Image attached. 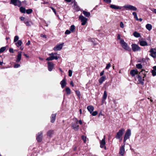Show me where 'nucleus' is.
I'll list each match as a JSON object with an SVG mask.
<instances>
[{"instance_id":"1","label":"nucleus","mask_w":156,"mask_h":156,"mask_svg":"<svg viewBox=\"0 0 156 156\" xmlns=\"http://www.w3.org/2000/svg\"><path fill=\"white\" fill-rule=\"evenodd\" d=\"M57 54V53H50L48 55L50 56L48 58L46 59V60L47 61H51L54 59L57 60L58 58V57L57 56L55 55Z\"/></svg>"},{"instance_id":"2","label":"nucleus","mask_w":156,"mask_h":156,"mask_svg":"<svg viewBox=\"0 0 156 156\" xmlns=\"http://www.w3.org/2000/svg\"><path fill=\"white\" fill-rule=\"evenodd\" d=\"M120 42L122 47L124 49L128 51L131 50V48L128 47L127 44L124 42L123 40H121Z\"/></svg>"},{"instance_id":"3","label":"nucleus","mask_w":156,"mask_h":156,"mask_svg":"<svg viewBox=\"0 0 156 156\" xmlns=\"http://www.w3.org/2000/svg\"><path fill=\"white\" fill-rule=\"evenodd\" d=\"M124 131L125 129H124L119 130V132L117 133L115 138L117 139H120L122 136Z\"/></svg>"},{"instance_id":"4","label":"nucleus","mask_w":156,"mask_h":156,"mask_svg":"<svg viewBox=\"0 0 156 156\" xmlns=\"http://www.w3.org/2000/svg\"><path fill=\"white\" fill-rule=\"evenodd\" d=\"M131 134V133L130 129H128L125 134L123 142H124V143L126 142V140L129 138V136H130Z\"/></svg>"},{"instance_id":"5","label":"nucleus","mask_w":156,"mask_h":156,"mask_svg":"<svg viewBox=\"0 0 156 156\" xmlns=\"http://www.w3.org/2000/svg\"><path fill=\"white\" fill-rule=\"evenodd\" d=\"M123 7L126 10H129L132 11H136L137 9L135 7L131 5H124Z\"/></svg>"},{"instance_id":"6","label":"nucleus","mask_w":156,"mask_h":156,"mask_svg":"<svg viewBox=\"0 0 156 156\" xmlns=\"http://www.w3.org/2000/svg\"><path fill=\"white\" fill-rule=\"evenodd\" d=\"M132 49L133 51L135 52L140 51V47L137 45L136 44H133L131 45Z\"/></svg>"},{"instance_id":"7","label":"nucleus","mask_w":156,"mask_h":156,"mask_svg":"<svg viewBox=\"0 0 156 156\" xmlns=\"http://www.w3.org/2000/svg\"><path fill=\"white\" fill-rule=\"evenodd\" d=\"M79 19L82 22L81 24L82 25H85L87 23V19L82 15H80L79 17Z\"/></svg>"},{"instance_id":"8","label":"nucleus","mask_w":156,"mask_h":156,"mask_svg":"<svg viewBox=\"0 0 156 156\" xmlns=\"http://www.w3.org/2000/svg\"><path fill=\"white\" fill-rule=\"evenodd\" d=\"M149 52H150V55L155 58H156V49L152 48L151 49Z\"/></svg>"},{"instance_id":"9","label":"nucleus","mask_w":156,"mask_h":156,"mask_svg":"<svg viewBox=\"0 0 156 156\" xmlns=\"http://www.w3.org/2000/svg\"><path fill=\"white\" fill-rule=\"evenodd\" d=\"M42 132H41L37 134L36 136V139L37 141L39 142H40L42 140Z\"/></svg>"},{"instance_id":"10","label":"nucleus","mask_w":156,"mask_h":156,"mask_svg":"<svg viewBox=\"0 0 156 156\" xmlns=\"http://www.w3.org/2000/svg\"><path fill=\"white\" fill-rule=\"evenodd\" d=\"M48 69L49 71H52L54 66V64L52 62H48Z\"/></svg>"},{"instance_id":"11","label":"nucleus","mask_w":156,"mask_h":156,"mask_svg":"<svg viewBox=\"0 0 156 156\" xmlns=\"http://www.w3.org/2000/svg\"><path fill=\"white\" fill-rule=\"evenodd\" d=\"M63 44L64 43H62L60 44H58L54 48L53 50L55 51H59L61 50L62 48Z\"/></svg>"},{"instance_id":"12","label":"nucleus","mask_w":156,"mask_h":156,"mask_svg":"<svg viewBox=\"0 0 156 156\" xmlns=\"http://www.w3.org/2000/svg\"><path fill=\"white\" fill-rule=\"evenodd\" d=\"M78 121L76 120V123L72 124V127L75 131H78L79 129V126L78 125Z\"/></svg>"},{"instance_id":"13","label":"nucleus","mask_w":156,"mask_h":156,"mask_svg":"<svg viewBox=\"0 0 156 156\" xmlns=\"http://www.w3.org/2000/svg\"><path fill=\"white\" fill-rule=\"evenodd\" d=\"M136 77L138 79V80L139 82L142 85H143L144 84V78H143L142 79V76L140 74L137 75L136 76Z\"/></svg>"},{"instance_id":"14","label":"nucleus","mask_w":156,"mask_h":156,"mask_svg":"<svg viewBox=\"0 0 156 156\" xmlns=\"http://www.w3.org/2000/svg\"><path fill=\"white\" fill-rule=\"evenodd\" d=\"M125 144L122 145L120 149L119 153L121 155H123L124 154L125 151Z\"/></svg>"},{"instance_id":"15","label":"nucleus","mask_w":156,"mask_h":156,"mask_svg":"<svg viewBox=\"0 0 156 156\" xmlns=\"http://www.w3.org/2000/svg\"><path fill=\"white\" fill-rule=\"evenodd\" d=\"M138 72L136 69H133L131 70L130 74L133 76H134L135 75L138 73Z\"/></svg>"},{"instance_id":"16","label":"nucleus","mask_w":156,"mask_h":156,"mask_svg":"<svg viewBox=\"0 0 156 156\" xmlns=\"http://www.w3.org/2000/svg\"><path fill=\"white\" fill-rule=\"evenodd\" d=\"M18 40H14V42L15 43L16 45L18 47L20 46L22 44V41Z\"/></svg>"},{"instance_id":"17","label":"nucleus","mask_w":156,"mask_h":156,"mask_svg":"<svg viewBox=\"0 0 156 156\" xmlns=\"http://www.w3.org/2000/svg\"><path fill=\"white\" fill-rule=\"evenodd\" d=\"M56 114H53L51 115V122L53 123L55 122L56 117Z\"/></svg>"},{"instance_id":"18","label":"nucleus","mask_w":156,"mask_h":156,"mask_svg":"<svg viewBox=\"0 0 156 156\" xmlns=\"http://www.w3.org/2000/svg\"><path fill=\"white\" fill-rule=\"evenodd\" d=\"M87 109L90 112V113L91 114L94 110V108L93 106L92 105H89L87 107Z\"/></svg>"},{"instance_id":"19","label":"nucleus","mask_w":156,"mask_h":156,"mask_svg":"<svg viewBox=\"0 0 156 156\" xmlns=\"http://www.w3.org/2000/svg\"><path fill=\"white\" fill-rule=\"evenodd\" d=\"M21 52H19L18 53V55L17 56V58L16 60V62H20L21 59Z\"/></svg>"},{"instance_id":"20","label":"nucleus","mask_w":156,"mask_h":156,"mask_svg":"<svg viewBox=\"0 0 156 156\" xmlns=\"http://www.w3.org/2000/svg\"><path fill=\"white\" fill-rule=\"evenodd\" d=\"M60 84L61 85V87L62 88H63L66 85V79H64L62 80L60 82Z\"/></svg>"},{"instance_id":"21","label":"nucleus","mask_w":156,"mask_h":156,"mask_svg":"<svg viewBox=\"0 0 156 156\" xmlns=\"http://www.w3.org/2000/svg\"><path fill=\"white\" fill-rule=\"evenodd\" d=\"M110 7L112 9H120L122 8L121 7L116 5H110Z\"/></svg>"},{"instance_id":"22","label":"nucleus","mask_w":156,"mask_h":156,"mask_svg":"<svg viewBox=\"0 0 156 156\" xmlns=\"http://www.w3.org/2000/svg\"><path fill=\"white\" fill-rule=\"evenodd\" d=\"M105 144V136L100 142V147L102 148L104 147V145Z\"/></svg>"},{"instance_id":"23","label":"nucleus","mask_w":156,"mask_h":156,"mask_svg":"<svg viewBox=\"0 0 156 156\" xmlns=\"http://www.w3.org/2000/svg\"><path fill=\"white\" fill-rule=\"evenodd\" d=\"M54 133V131L53 130H50L47 132V136L50 137H51Z\"/></svg>"},{"instance_id":"24","label":"nucleus","mask_w":156,"mask_h":156,"mask_svg":"<svg viewBox=\"0 0 156 156\" xmlns=\"http://www.w3.org/2000/svg\"><path fill=\"white\" fill-rule=\"evenodd\" d=\"M107 96V94L106 91H105L102 98V101H104L106 99Z\"/></svg>"},{"instance_id":"25","label":"nucleus","mask_w":156,"mask_h":156,"mask_svg":"<svg viewBox=\"0 0 156 156\" xmlns=\"http://www.w3.org/2000/svg\"><path fill=\"white\" fill-rule=\"evenodd\" d=\"M140 44L141 46H145L147 45V42L144 41H139Z\"/></svg>"},{"instance_id":"26","label":"nucleus","mask_w":156,"mask_h":156,"mask_svg":"<svg viewBox=\"0 0 156 156\" xmlns=\"http://www.w3.org/2000/svg\"><path fill=\"white\" fill-rule=\"evenodd\" d=\"M24 23L26 24V26L28 27L31 26V24H32V23L31 21L25 20Z\"/></svg>"},{"instance_id":"27","label":"nucleus","mask_w":156,"mask_h":156,"mask_svg":"<svg viewBox=\"0 0 156 156\" xmlns=\"http://www.w3.org/2000/svg\"><path fill=\"white\" fill-rule=\"evenodd\" d=\"M83 13L85 16L88 17H89L90 15V12H88L85 11H83Z\"/></svg>"},{"instance_id":"28","label":"nucleus","mask_w":156,"mask_h":156,"mask_svg":"<svg viewBox=\"0 0 156 156\" xmlns=\"http://www.w3.org/2000/svg\"><path fill=\"white\" fill-rule=\"evenodd\" d=\"M147 72H148L147 71H145V70H144L142 69V70L141 71L140 73L139 74H140V75H141V73L143 74L144 76L143 77V78H144L146 76V73H147Z\"/></svg>"},{"instance_id":"29","label":"nucleus","mask_w":156,"mask_h":156,"mask_svg":"<svg viewBox=\"0 0 156 156\" xmlns=\"http://www.w3.org/2000/svg\"><path fill=\"white\" fill-rule=\"evenodd\" d=\"M105 79V76H103L101 77L99 80V82L101 84H102L103 81H104Z\"/></svg>"},{"instance_id":"30","label":"nucleus","mask_w":156,"mask_h":156,"mask_svg":"<svg viewBox=\"0 0 156 156\" xmlns=\"http://www.w3.org/2000/svg\"><path fill=\"white\" fill-rule=\"evenodd\" d=\"M146 29L149 30H150L152 28V26L151 24H147L146 25Z\"/></svg>"},{"instance_id":"31","label":"nucleus","mask_w":156,"mask_h":156,"mask_svg":"<svg viewBox=\"0 0 156 156\" xmlns=\"http://www.w3.org/2000/svg\"><path fill=\"white\" fill-rule=\"evenodd\" d=\"M66 94L69 95L71 94V90L69 87H67L65 89Z\"/></svg>"},{"instance_id":"32","label":"nucleus","mask_w":156,"mask_h":156,"mask_svg":"<svg viewBox=\"0 0 156 156\" xmlns=\"http://www.w3.org/2000/svg\"><path fill=\"white\" fill-rule=\"evenodd\" d=\"M133 35L136 37H138L140 36V34L136 31L134 32L133 33Z\"/></svg>"},{"instance_id":"33","label":"nucleus","mask_w":156,"mask_h":156,"mask_svg":"<svg viewBox=\"0 0 156 156\" xmlns=\"http://www.w3.org/2000/svg\"><path fill=\"white\" fill-rule=\"evenodd\" d=\"M20 11L22 13H25L26 11L25 9L23 7L20 8Z\"/></svg>"},{"instance_id":"34","label":"nucleus","mask_w":156,"mask_h":156,"mask_svg":"<svg viewBox=\"0 0 156 156\" xmlns=\"http://www.w3.org/2000/svg\"><path fill=\"white\" fill-rule=\"evenodd\" d=\"M16 4L15 5V6L17 5L19 7H20L22 5L21 2L19 0H17V2H16Z\"/></svg>"},{"instance_id":"35","label":"nucleus","mask_w":156,"mask_h":156,"mask_svg":"<svg viewBox=\"0 0 156 156\" xmlns=\"http://www.w3.org/2000/svg\"><path fill=\"white\" fill-rule=\"evenodd\" d=\"M75 28V26L74 25H72L71 26L69 30L72 32H73L74 31Z\"/></svg>"},{"instance_id":"36","label":"nucleus","mask_w":156,"mask_h":156,"mask_svg":"<svg viewBox=\"0 0 156 156\" xmlns=\"http://www.w3.org/2000/svg\"><path fill=\"white\" fill-rule=\"evenodd\" d=\"M26 12L27 13V14H30L32 12H33V10L31 9H29L27 10Z\"/></svg>"},{"instance_id":"37","label":"nucleus","mask_w":156,"mask_h":156,"mask_svg":"<svg viewBox=\"0 0 156 156\" xmlns=\"http://www.w3.org/2000/svg\"><path fill=\"white\" fill-rule=\"evenodd\" d=\"M136 67L138 69H141L142 66L141 64H138L136 65Z\"/></svg>"},{"instance_id":"38","label":"nucleus","mask_w":156,"mask_h":156,"mask_svg":"<svg viewBox=\"0 0 156 156\" xmlns=\"http://www.w3.org/2000/svg\"><path fill=\"white\" fill-rule=\"evenodd\" d=\"M6 49V48L5 47H2L0 49V53H2Z\"/></svg>"},{"instance_id":"39","label":"nucleus","mask_w":156,"mask_h":156,"mask_svg":"<svg viewBox=\"0 0 156 156\" xmlns=\"http://www.w3.org/2000/svg\"><path fill=\"white\" fill-rule=\"evenodd\" d=\"M17 2V0H11L10 3H12L14 5H15L16 4V3Z\"/></svg>"},{"instance_id":"40","label":"nucleus","mask_w":156,"mask_h":156,"mask_svg":"<svg viewBox=\"0 0 156 156\" xmlns=\"http://www.w3.org/2000/svg\"><path fill=\"white\" fill-rule=\"evenodd\" d=\"M133 15L134 16V18L136 19H137V16L136 12H133Z\"/></svg>"},{"instance_id":"41","label":"nucleus","mask_w":156,"mask_h":156,"mask_svg":"<svg viewBox=\"0 0 156 156\" xmlns=\"http://www.w3.org/2000/svg\"><path fill=\"white\" fill-rule=\"evenodd\" d=\"M91 114H92V116H95L97 115L98 112L97 111H95L92 112Z\"/></svg>"},{"instance_id":"42","label":"nucleus","mask_w":156,"mask_h":156,"mask_svg":"<svg viewBox=\"0 0 156 156\" xmlns=\"http://www.w3.org/2000/svg\"><path fill=\"white\" fill-rule=\"evenodd\" d=\"M151 73H152V75L153 76H154L156 75V72L155 71L152 70L151 71Z\"/></svg>"},{"instance_id":"43","label":"nucleus","mask_w":156,"mask_h":156,"mask_svg":"<svg viewBox=\"0 0 156 156\" xmlns=\"http://www.w3.org/2000/svg\"><path fill=\"white\" fill-rule=\"evenodd\" d=\"M110 67H111V64L109 63L107 65V66L105 67V69H108L110 68Z\"/></svg>"},{"instance_id":"44","label":"nucleus","mask_w":156,"mask_h":156,"mask_svg":"<svg viewBox=\"0 0 156 156\" xmlns=\"http://www.w3.org/2000/svg\"><path fill=\"white\" fill-rule=\"evenodd\" d=\"M69 76H71L72 74V71L71 70H69Z\"/></svg>"},{"instance_id":"45","label":"nucleus","mask_w":156,"mask_h":156,"mask_svg":"<svg viewBox=\"0 0 156 156\" xmlns=\"http://www.w3.org/2000/svg\"><path fill=\"white\" fill-rule=\"evenodd\" d=\"M82 139L83 140L84 142L85 143L86 142V136H82Z\"/></svg>"},{"instance_id":"46","label":"nucleus","mask_w":156,"mask_h":156,"mask_svg":"<svg viewBox=\"0 0 156 156\" xmlns=\"http://www.w3.org/2000/svg\"><path fill=\"white\" fill-rule=\"evenodd\" d=\"M20 66V65L18 64H15L14 66V67L15 68H17L19 67Z\"/></svg>"},{"instance_id":"47","label":"nucleus","mask_w":156,"mask_h":156,"mask_svg":"<svg viewBox=\"0 0 156 156\" xmlns=\"http://www.w3.org/2000/svg\"><path fill=\"white\" fill-rule=\"evenodd\" d=\"M76 93V94L79 97H80V92L78 90H76L75 91Z\"/></svg>"},{"instance_id":"48","label":"nucleus","mask_w":156,"mask_h":156,"mask_svg":"<svg viewBox=\"0 0 156 156\" xmlns=\"http://www.w3.org/2000/svg\"><path fill=\"white\" fill-rule=\"evenodd\" d=\"M9 51L11 53H13L14 52V50L13 48H10L9 49Z\"/></svg>"},{"instance_id":"49","label":"nucleus","mask_w":156,"mask_h":156,"mask_svg":"<svg viewBox=\"0 0 156 156\" xmlns=\"http://www.w3.org/2000/svg\"><path fill=\"white\" fill-rule=\"evenodd\" d=\"M50 8H51V9L52 10V11H53L54 12L56 15V10H55V9L52 7H50Z\"/></svg>"},{"instance_id":"50","label":"nucleus","mask_w":156,"mask_h":156,"mask_svg":"<svg viewBox=\"0 0 156 156\" xmlns=\"http://www.w3.org/2000/svg\"><path fill=\"white\" fill-rule=\"evenodd\" d=\"M71 31L69 30H67L65 32V34H69L71 33Z\"/></svg>"},{"instance_id":"51","label":"nucleus","mask_w":156,"mask_h":156,"mask_svg":"<svg viewBox=\"0 0 156 156\" xmlns=\"http://www.w3.org/2000/svg\"><path fill=\"white\" fill-rule=\"evenodd\" d=\"M120 27L121 28H123L124 27V24L122 22H121L120 23Z\"/></svg>"},{"instance_id":"52","label":"nucleus","mask_w":156,"mask_h":156,"mask_svg":"<svg viewBox=\"0 0 156 156\" xmlns=\"http://www.w3.org/2000/svg\"><path fill=\"white\" fill-rule=\"evenodd\" d=\"M41 37L43 38H47L45 34H41Z\"/></svg>"},{"instance_id":"53","label":"nucleus","mask_w":156,"mask_h":156,"mask_svg":"<svg viewBox=\"0 0 156 156\" xmlns=\"http://www.w3.org/2000/svg\"><path fill=\"white\" fill-rule=\"evenodd\" d=\"M105 2L108 3H110L111 2V0H103Z\"/></svg>"},{"instance_id":"54","label":"nucleus","mask_w":156,"mask_h":156,"mask_svg":"<svg viewBox=\"0 0 156 156\" xmlns=\"http://www.w3.org/2000/svg\"><path fill=\"white\" fill-rule=\"evenodd\" d=\"M91 42H92V44L93 45H95L96 44V43L95 42V41H91Z\"/></svg>"},{"instance_id":"55","label":"nucleus","mask_w":156,"mask_h":156,"mask_svg":"<svg viewBox=\"0 0 156 156\" xmlns=\"http://www.w3.org/2000/svg\"><path fill=\"white\" fill-rule=\"evenodd\" d=\"M74 6L75 7H76V8H77V9L78 10H79L80 8H79V7H78L76 5V3H74Z\"/></svg>"},{"instance_id":"56","label":"nucleus","mask_w":156,"mask_h":156,"mask_svg":"<svg viewBox=\"0 0 156 156\" xmlns=\"http://www.w3.org/2000/svg\"><path fill=\"white\" fill-rule=\"evenodd\" d=\"M20 19L21 20V21H23L25 19V18L24 17H20Z\"/></svg>"},{"instance_id":"57","label":"nucleus","mask_w":156,"mask_h":156,"mask_svg":"<svg viewBox=\"0 0 156 156\" xmlns=\"http://www.w3.org/2000/svg\"><path fill=\"white\" fill-rule=\"evenodd\" d=\"M104 71H102V72L100 73V76H102L104 74Z\"/></svg>"},{"instance_id":"58","label":"nucleus","mask_w":156,"mask_h":156,"mask_svg":"<svg viewBox=\"0 0 156 156\" xmlns=\"http://www.w3.org/2000/svg\"><path fill=\"white\" fill-rule=\"evenodd\" d=\"M78 122L80 124L82 125V122L81 120H79Z\"/></svg>"},{"instance_id":"59","label":"nucleus","mask_w":156,"mask_h":156,"mask_svg":"<svg viewBox=\"0 0 156 156\" xmlns=\"http://www.w3.org/2000/svg\"><path fill=\"white\" fill-rule=\"evenodd\" d=\"M136 20H139L140 21H142V19L141 18H139V19H138V18H137V19H136Z\"/></svg>"},{"instance_id":"60","label":"nucleus","mask_w":156,"mask_h":156,"mask_svg":"<svg viewBox=\"0 0 156 156\" xmlns=\"http://www.w3.org/2000/svg\"><path fill=\"white\" fill-rule=\"evenodd\" d=\"M153 70L156 71V66H154L153 67Z\"/></svg>"},{"instance_id":"61","label":"nucleus","mask_w":156,"mask_h":156,"mask_svg":"<svg viewBox=\"0 0 156 156\" xmlns=\"http://www.w3.org/2000/svg\"><path fill=\"white\" fill-rule=\"evenodd\" d=\"M30 44V41H28L26 44L27 45H29Z\"/></svg>"},{"instance_id":"62","label":"nucleus","mask_w":156,"mask_h":156,"mask_svg":"<svg viewBox=\"0 0 156 156\" xmlns=\"http://www.w3.org/2000/svg\"><path fill=\"white\" fill-rule=\"evenodd\" d=\"M14 39H19V37L17 36H16L15 37Z\"/></svg>"},{"instance_id":"63","label":"nucleus","mask_w":156,"mask_h":156,"mask_svg":"<svg viewBox=\"0 0 156 156\" xmlns=\"http://www.w3.org/2000/svg\"><path fill=\"white\" fill-rule=\"evenodd\" d=\"M120 35L119 34H118V36H117V39H120Z\"/></svg>"},{"instance_id":"64","label":"nucleus","mask_w":156,"mask_h":156,"mask_svg":"<svg viewBox=\"0 0 156 156\" xmlns=\"http://www.w3.org/2000/svg\"><path fill=\"white\" fill-rule=\"evenodd\" d=\"M153 11V12L155 13V14H156V9H154V10L153 11Z\"/></svg>"}]
</instances>
